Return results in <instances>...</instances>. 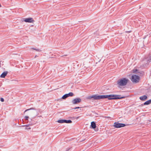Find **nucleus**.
I'll use <instances>...</instances> for the list:
<instances>
[{
    "label": "nucleus",
    "instance_id": "obj_7",
    "mask_svg": "<svg viewBox=\"0 0 151 151\" xmlns=\"http://www.w3.org/2000/svg\"><path fill=\"white\" fill-rule=\"evenodd\" d=\"M117 84L119 87H120L121 86H123V78H121L120 80L118 81Z\"/></svg>",
    "mask_w": 151,
    "mask_h": 151
},
{
    "label": "nucleus",
    "instance_id": "obj_5",
    "mask_svg": "<svg viewBox=\"0 0 151 151\" xmlns=\"http://www.w3.org/2000/svg\"><path fill=\"white\" fill-rule=\"evenodd\" d=\"M113 126L116 128L123 127V124L119 123L117 122H115L114 123Z\"/></svg>",
    "mask_w": 151,
    "mask_h": 151
},
{
    "label": "nucleus",
    "instance_id": "obj_20",
    "mask_svg": "<svg viewBox=\"0 0 151 151\" xmlns=\"http://www.w3.org/2000/svg\"><path fill=\"white\" fill-rule=\"evenodd\" d=\"M25 118L27 120L29 118V117L28 116H25Z\"/></svg>",
    "mask_w": 151,
    "mask_h": 151
},
{
    "label": "nucleus",
    "instance_id": "obj_6",
    "mask_svg": "<svg viewBox=\"0 0 151 151\" xmlns=\"http://www.w3.org/2000/svg\"><path fill=\"white\" fill-rule=\"evenodd\" d=\"M24 21L26 22H33L34 20L32 18H25Z\"/></svg>",
    "mask_w": 151,
    "mask_h": 151
},
{
    "label": "nucleus",
    "instance_id": "obj_14",
    "mask_svg": "<svg viewBox=\"0 0 151 151\" xmlns=\"http://www.w3.org/2000/svg\"><path fill=\"white\" fill-rule=\"evenodd\" d=\"M151 103V99L145 102L144 104H150Z\"/></svg>",
    "mask_w": 151,
    "mask_h": 151
},
{
    "label": "nucleus",
    "instance_id": "obj_2",
    "mask_svg": "<svg viewBox=\"0 0 151 151\" xmlns=\"http://www.w3.org/2000/svg\"><path fill=\"white\" fill-rule=\"evenodd\" d=\"M139 76L136 75H133L132 76L131 78L132 81L135 83H137L139 82Z\"/></svg>",
    "mask_w": 151,
    "mask_h": 151
},
{
    "label": "nucleus",
    "instance_id": "obj_13",
    "mask_svg": "<svg viewBox=\"0 0 151 151\" xmlns=\"http://www.w3.org/2000/svg\"><path fill=\"white\" fill-rule=\"evenodd\" d=\"M72 122V121L69 120H65V122L64 123H71Z\"/></svg>",
    "mask_w": 151,
    "mask_h": 151
},
{
    "label": "nucleus",
    "instance_id": "obj_17",
    "mask_svg": "<svg viewBox=\"0 0 151 151\" xmlns=\"http://www.w3.org/2000/svg\"><path fill=\"white\" fill-rule=\"evenodd\" d=\"M30 126V124H28V125H24V126H25V127H28Z\"/></svg>",
    "mask_w": 151,
    "mask_h": 151
},
{
    "label": "nucleus",
    "instance_id": "obj_15",
    "mask_svg": "<svg viewBox=\"0 0 151 151\" xmlns=\"http://www.w3.org/2000/svg\"><path fill=\"white\" fill-rule=\"evenodd\" d=\"M31 49H33L34 50H35L39 52H40L41 51V50L40 49H37L33 48H31Z\"/></svg>",
    "mask_w": 151,
    "mask_h": 151
},
{
    "label": "nucleus",
    "instance_id": "obj_22",
    "mask_svg": "<svg viewBox=\"0 0 151 151\" xmlns=\"http://www.w3.org/2000/svg\"><path fill=\"white\" fill-rule=\"evenodd\" d=\"M150 59L149 60H148V61L150 62V61H151V58L150 57Z\"/></svg>",
    "mask_w": 151,
    "mask_h": 151
},
{
    "label": "nucleus",
    "instance_id": "obj_23",
    "mask_svg": "<svg viewBox=\"0 0 151 151\" xmlns=\"http://www.w3.org/2000/svg\"><path fill=\"white\" fill-rule=\"evenodd\" d=\"M135 70V71H134V70H133V72H134V73H135V72H136V71H137V70Z\"/></svg>",
    "mask_w": 151,
    "mask_h": 151
},
{
    "label": "nucleus",
    "instance_id": "obj_1",
    "mask_svg": "<svg viewBox=\"0 0 151 151\" xmlns=\"http://www.w3.org/2000/svg\"><path fill=\"white\" fill-rule=\"evenodd\" d=\"M105 98H107L109 100L117 99H122L123 97H121V96L119 95H94L88 96L86 98V99H91L92 101Z\"/></svg>",
    "mask_w": 151,
    "mask_h": 151
},
{
    "label": "nucleus",
    "instance_id": "obj_18",
    "mask_svg": "<svg viewBox=\"0 0 151 151\" xmlns=\"http://www.w3.org/2000/svg\"><path fill=\"white\" fill-rule=\"evenodd\" d=\"M31 129V128L30 127H29V128H25V130H27V129Z\"/></svg>",
    "mask_w": 151,
    "mask_h": 151
},
{
    "label": "nucleus",
    "instance_id": "obj_9",
    "mask_svg": "<svg viewBox=\"0 0 151 151\" xmlns=\"http://www.w3.org/2000/svg\"><path fill=\"white\" fill-rule=\"evenodd\" d=\"M129 81L128 79L123 78V88H124V86H125Z\"/></svg>",
    "mask_w": 151,
    "mask_h": 151
},
{
    "label": "nucleus",
    "instance_id": "obj_11",
    "mask_svg": "<svg viewBox=\"0 0 151 151\" xmlns=\"http://www.w3.org/2000/svg\"><path fill=\"white\" fill-rule=\"evenodd\" d=\"M91 127L93 128V129H94L96 128V124L95 123L93 122H91Z\"/></svg>",
    "mask_w": 151,
    "mask_h": 151
},
{
    "label": "nucleus",
    "instance_id": "obj_3",
    "mask_svg": "<svg viewBox=\"0 0 151 151\" xmlns=\"http://www.w3.org/2000/svg\"><path fill=\"white\" fill-rule=\"evenodd\" d=\"M81 99L80 98H76L73 100L72 102L73 104H76L81 103Z\"/></svg>",
    "mask_w": 151,
    "mask_h": 151
},
{
    "label": "nucleus",
    "instance_id": "obj_10",
    "mask_svg": "<svg viewBox=\"0 0 151 151\" xmlns=\"http://www.w3.org/2000/svg\"><path fill=\"white\" fill-rule=\"evenodd\" d=\"M147 98V97L146 95H143V96H140L139 97V99L143 101H145Z\"/></svg>",
    "mask_w": 151,
    "mask_h": 151
},
{
    "label": "nucleus",
    "instance_id": "obj_21",
    "mask_svg": "<svg viewBox=\"0 0 151 151\" xmlns=\"http://www.w3.org/2000/svg\"><path fill=\"white\" fill-rule=\"evenodd\" d=\"M128 125H129V124H123V127H124L125 126H128Z\"/></svg>",
    "mask_w": 151,
    "mask_h": 151
},
{
    "label": "nucleus",
    "instance_id": "obj_4",
    "mask_svg": "<svg viewBox=\"0 0 151 151\" xmlns=\"http://www.w3.org/2000/svg\"><path fill=\"white\" fill-rule=\"evenodd\" d=\"M73 95L74 94L73 93L70 92L68 94H66L63 95L62 97V98L63 99H65L69 96H73Z\"/></svg>",
    "mask_w": 151,
    "mask_h": 151
},
{
    "label": "nucleus",
    "instance_id": "obj_12",
    "mask_svg": "<svg viewBox=\"0 0 151 151\" xmlns=\"http://www.w3.org/2000/svg\"><path fill=\"white\" fill-rule=\"evenodd\" d=\"M57 122L60 123H64L65 122V120L64 119H60L59 120L57 121Z\"/></svg>",
    "mask_w": 151,
    "mask_h": 151
},
{
    "label": "nucleus",
    "instance_id": "obj_8",
    "mask_svg": "<svg viewBox=\"0 0 151 151\" xmlns=\"http://www.w3.org/2000/svg\"><path fill=\"white\" fill-rule=\"evenodd\" d=\"M8 73V72L5 71L0 76V77L2 78H4L6 76Z\"/></svg>",
    "mask_w": 151,
    "mask_h": 151
},
{
    "label": "nucleus",
    "instance_id": "obj_25",
    "mask_svg": "<svg viewBox=\"0 0 151 151\" xmlns=\"http://www.w3.org/2000/svg\"><path fill=\"white\" fill-rule=\"evenodd\" d=\"M37 56L36 55L35 56V58H36L37 57Z\"/></svg>",
    "mask_w": 151,
    "mask_h": 151
},
{
    "label": "nucleus",
    "instance_id": "obj_19",
    "mask_svg": "<svg viewBox=\"0 0 151 151\" xmlns=\"http://www.w3.org/2000/svg\"><path fill=\"white\" fill-rule=\"evenodd\" d=\"M82 107H76L75 108H74V109H79V108H81Z\"/></svg>",
    "mask_w": 151,
    "mask_h": 151
},
{
    "label": "nucleus",
    "instance_id": "obj_16",
    "mask_svg": "<svg viewBox=\"0 0 151 151\" xmlns=\"http://www.w3.org/2000/svg\"><path fill=\"white\" fill-rule=\"evenodd\" d=\"M1 102H4V99L3 98H1Z\"/></svg>",
    "mask_w": 151,
    "mask_h": 151
},
{
    "label": "nucleus",
    "instance_id": "obj_24",
    "mask_svg": "<svg viewBox=\"0 0 151 151\" xmlns=\"http://www.w3.org/2000/svg\"><path fill=\"white\" fill-rule=\"evenodd\" d=\"M29 110V109H27V110H26L25 111V112H26V111H28V110Z\"/></svg>",
    "mask_w": 151,
    "mask_h": 151
}]
</instances>
